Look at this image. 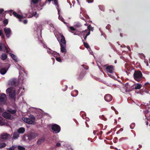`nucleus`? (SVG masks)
Segmentation results:
<instances>
[{"label":"nucleus","mask_w":150,"mask_h":150,"mask_svg":"<svg viewBox=\"0 0 150 150\" xmlns=\"http://www.w3.org/2000/svg\"><path fill=\"white\" fill-rule=\"evenodd\" d=\"M30 118L27 117H23L22 120L25 122L29 124H35V118L33 115H30L29 116Z\"/></svg>","instance_id":"1"},{"label":"nucleus","mask_w":150,"mask_h":150,"mask_svg":"<svg viewBox=\"0 0 150 150\" xmlns=\"http://www.w3.org/2000/svg\"><path fill=\"white\" fill-rule=\"evenodd\" d=\"M6 92L8 93L10 97L14 100L15 98V90L13 88H8L6 90Z\"/></svg>","instance_id":"2"},{"label":"nucleus","mask_w":150,"mask_h":150,"mask_svg":"<svg viewBox=\"0 0 150 150\" xmlns=\"http://www.w3.org/2000/svg\"><path fill=\"white\" fill-rule=\"evenodd\" d=\"M30 14H31V15L30 16H28L27 15H25V16H24L23 15H22V16H23V18H21L20 19L21 20V21L19 20L20 21H22L23 23L24 24H26L28 22V21L26 20H24L23 21H22L21 20V19L23 18H25L26 17H28V18H30L31 17H32L33 16H34L35 17L37 18L38 17V14L36 12H33V13H31L30 12ZM19 20H20V19H19Z\"/></svg>","instance_id":"3"},{"label":"nucleus","mask_w":150,"mask_h":150,"mask_svg":"<svg viewBox=\"0 0 150 150\" xmlns=\"http://www.w3.org/2000/svg\"><path fill=\"white\" fill-rule=\"evenodd\" d=\"M142 77V74L141 72L139 71H135L134 74V77L135 80L139 81L140 79Z\"/></svg>","instance_id":"4"},{"label":"nucleus","mask_w":150,"mask_h":150,"mask_svg":"<svg viewBox=\"0 0 150 150\" xmlns=\"http://www.w3.org/2000/svg\"><path fill=\"white\" fill-rule=\"evenodd\" d=\"M80 34L82 35L83 36L85 35H86L85 36L84 38V39L85 40H86L87 36L90 34V30H88L87 29L86 30L84 31H83L82 32L80 33L79 32L78 33L75 32L74 33V35H79Z\"/></svg>","instance_id":"5"},{"label":"nucleus","mask_w":150,"mask_h":150,"mask_svg":"<svg viewBox=\"0 0 150 150\" xmlns=\"http://www.w3.org/2000/svg\"><path fill=\"white\" fill-rule=\"evenodd\" d=\"M7 12L8 13H9L11 16H12L13 14L15 17H16L19 19H20V20L21 21V20L20 19L21 18H23V16H21L20 15L18 14L15 12L13 11L12 10L8 11Z\"/></svg>","instance_id":"6"},{"label":"nucleus","mask_w":150,"mask_h":150,"mask_svg":"<svg viewBox=\"0 0 150 150\" xmlns=\"http://www.w3.org/2000/svg\"><path fill=\"white\" fill-rule=\"evenodd\" d=\"M4 31L6 37L8 38L11 34V30L9 28H5L4 29Z\"/></svg>","instance_id":"7"},{"label":"nucleus","mask_w":150,"mask_h":150,"mask_svg":"<svg viewBox=\"0 0 150 150\" xmlns=\"http://www.w3.org/2000/svg\"><path fill=\"white\" fill-rule=\"evenodd\" d=\"M52 129L55 133L59 132L60 130V128L59 126L56 124H54L52 126Z\"/></svg>","instance_id":"8"},{"label":"nucleus","mask_w":150,"mask_h":150,"mask_svg":"<svg viewBox=\"0 0 150 150\" xmlns=\"http://www.w3.org/2000/svg\"><path fill=\"white\" fill-rule=\"evenodd\" d=\"M60 36L61 38L60 42V45L66 46V42L64 36L61 34H60Z\"/></svg>","instance_id":"9"},{"label":"nucleus","mask_w":150,"mask_h":150,"mask_svg":"<svg viewBox=\"0 0 150 150\" xmlns=\"http://www.w3.org/2000/svg\"><path fill=\"white\" fill-rule=\"evenodd\" d=\"M11 137V135L9 134L6 133H4L1 135V138L4 140L9 138Z\"/></svg>","instance_id":"10"},{"label":"nucleus","mask_w":150,"mask_h":150,"mask_svg":"<svg viewBox=\"0 0 150 150\" xmlns=\"http://www.w3.org/2000/svg\"><path fill=\"white\" fill-rule=\"evenodd\" d=\"M38 136V134L36 133H32L30 134L28 136V139L30 141L35 139Z\"/></svg>","instance_id":"11"},{"label":"nucleus","mask_w":150,"mask_h":150,"mask_svg":"<svg viewBox=\"0 0 150 150\" xmlns=\"http://www.w3.org/2000/svg\"><path fill=\"white\" fill-rule=\"evenodd\" d=\"M6 99V95L4 93H1L0 95V102H5Z\"/></svg>","instance_id":"12"},{"label":"nucleus","mask_w":150,"mask_h":150,"mask_svg":"<svg viewBox=\"0 0 150 150\" xmlns=\"http://www.w3.org/2000/svg\"><path fill=\"white\" fill-rule=\"evenodd\" d=\"M2 115L4 118L6 119L11 120L12 118L10 114L6 112H4L3 114Z\"/></svg>","instance_id":"13"},{"label":"nucleus","mask_w":150,"mask_h":150,"mask_svg":"<svg viewBox=\"0 0 150 150\" xmlns=\"http://www.w3.org/2000/svg\"><path fill=\"white\" fill-rule=\"evenodd\" d=\"M104 99L106 101L110 102L112 100V97L110 95L107 94L105 96Z\"/></svg>","instance_id":"14"},{"label":"nucleus","mask_w":150,"mask_h":150,"mask_svg":"<svg viewBox=\"0 0 150 150\" xmlns=\"http://www.w3.org/2000/svg\"><path fill=\"white\" fill-rule=\"evenodd\" d=\"M106 69L108 72L110 73H113V67L112 66H107Z\"/></svg>","instance_id":"15"},{"label":"nucleus","mask_w":150,"mask_h":150,"mask_svg":"<svg viewBox=\"0 0 150 150\" xmlns=\"http://www.w3.org/2000/svg\"><path fill=\"white\" fill-rule=\"evenodd\" d=\"M125 88L126 92L130 91L132 90V89L130 88V86L128 84H126Z\"/></svg>","instance_id":"16"},{"label":"nucleus","mask_w":150,"mask_h":150,"mask_svg":"<svg viewBox=\"0 0 150 150\" xmlns=\"http://www.w3.org/2000/svg\"><path fill=\"white\" fill-rule=\"evenodd\" d=\"M66 46H60L61 47V52L63 53L64 54H65L67 52L66 50Z\"/></svg>","instance_id":"17"},{"label":"nucleus","mask_w":150,"mask_h":150,"mask_svg":"<svg viewBox=\"0 0 150 150\" xmlns=\"http://www.w3.org/2000/svg\"><path fill=\"white\" fill-rule=\"evenodd\" d=\"M19 133L18 132H14L13 135V139H17L19 137Z\"/></svg>","instance_id":"18"},{"label":"nucleus","mask_w":150,"mask_h":150,"mask_svg":"<svg viewBox=\"0 0 150 150\" xmlns=\"http://www.w3.org/2000/svg\"><path fill=\"white\" fill-rule=\"evenodd\" d=\"M134 88L135 89H139L141 88L142 86L141 84L139 83H136L134 85Z\"/></svg>","instance_id":"19"},{"label":"nucleus","mask_w":150,"mask_h":150,"mask_svg":"<svg viewBox=\"0 0 150 150\" xmlns=\"http://www.w3.org/2000/svg\"><path fill=\"white\" fill-rule=\"evenodd\" d=\"M9 54L12 59H13L16 62L18 61V59L16 56L11 53H9Z\"/></svg>","instance_id":"20"},{"label":"nucleus","mask_w":150,"mask_h":150,"mask_svg":"<svg viewBox=\"0 0 150 150\" xmlns=\"http://www.w3.org/2000/svg\"><path fill=\"white\" fill-rule=\"evenodd\" d=\"M7 71V70L5 68H3L1 69L0 70V73L2 75L5 74Z\"/></svg>","instance_id":"21"},{"label":"nucleus","mask_w":150,"mask_h":150,"mask_svg":"<svg viewBox=\"0 0 150 150\" xmlns=\"http://www.w3.org/2000/svg\"><path fill=\"white\" fill-rule=\"evenodd\" d=\"M25 131L24 128L23 127L20 128L18 130V132L19 133H23Z\"/></svg>","instance_id":"22"},{"label":"nucleus","mask_w":150,"mask_h":150,"mask_svg":"<svg viewBox=\"0 0 150 150\" xmlns=\"http://www.w3.org/2000/svg\"><path fill=\"white\" fill-rule=\"evenodd\" d=\"M11 85H12L13 86H17V82L15 81V80H13L11 81L9 83Z\"/></svg>","instance_id":"23"},{"label":"nucleus","mask_w":150,"mask_h":150,"mask_svg":"<svg viewBox=\"0 0 150 150\" xmlns=\"http://www.w3.org/2000/svg\"><path fill=\"white\" fill-rule=\"evenodd\" d=\"M1 57V59L3 60H4L7 58V55L6 54L4 53L2 54Z\"/></svg>","instance_id":"24"},{"label":"nucleus","mask_w":150,"mask_h":150,"mask_svg":"<svg viewBox=\"0 0 150 150\" xmlns=\"http://www.w3.org/2000/svg\"><path fill=\"white\" fill-rule=\"evenodd\" d=\"M78 93V92L77 90H75L74 91L73 93L71 94L72 96L75 97L77 96Z\"/></svg>","instance_id":"25"},{"label":"nucleus","mask_w":150,"mask_h":150,"mask_svg":"<svg viewBox=\"0 0 150 150\" xmlns=\"http://www.w3.org/2000/svg\"><path fill=\"white\" fill-rule=\"evenodd\" d=\"M145 112L146 114L145 116L146 117L147 116H148V115H147L146 114H147L148 113H150V107H148V108H146L145 111Z\"/></svg>","instance_id":"26"},{"label":"nucleus","mask_w":150,"mask_h":150,"mask_svg":"<svg viewBox=\"0 0 150 150\" xmlns=\"http://www.w3.org/2000/svg\"><path fill=\"white\" fill-rule=\"evenodd\" d=\"M44 138H41L38 140L37 141V144H40L41 143L44 141Z\"/></svg>","instance_id":"27"},{"label":"nucleus","mask_w":150,"mask_h":150,"mask_svg":"<svg viewBox=\"0 0 150 150\" xmlns=\"http://www.w3.org/2000/svg\"><path fill=\"white\" fill-rule=\"evenodd\" d=\"M8 111L12 114H13L16 112V111L14 110H12L11 109H9L8 110Z\"/></svg>","instance_id":"28"},{"label":"nucleus","mask_w":150,"mask_h":150,"mask_svg":"<svg viewBox=\"0 0 150 150\" xmlns=\"http://www.w3.org/2000/svg\"><path fill=\"white\" fill-rule=\"evenodd\" d=\"M6 146V144L4 143H0V148H2L5 147Z\"/></svg>","instance_id":"29"},{"label":"nucleus","mask_w":150,"mask_h":150,"mask_svg":"<svg viewBox=\"0 0 150 150\" xmlns=\"http://www.w3.org/2000/svg\"><path fill=\"white\" fill-rule=\"evenodd\" d=\"M4 125V123L3 121V118L1 117H0V125Z\"/></svg>","instance_id":"30"},{"label":"nucleus","mask_w":150,"mask_h":150,"mask_svg":"<svg viewBox=\"0 0 150 150\" xmlns=\"http://www.w3.org/2000/svg\"><path fill=\"white\" fill-rule=\"evenodd\" d=\"M69 31L71 32H72V31H74L75 30V28L74 27L72 26H70L69 27Z\"/></svg>","instance_id":"31"},{"label":"nucleus","mask_w":150,"mask_h":150,"mask_svg":"<svg viewBox=\"0 0 150 150\" xmlns=\"http://www.w3.org/2000/svg\"><path fill=\"white\" fill-rule=\"evenodd\" d=\"M87 28V30H90H90L93 31V28L90 25H89L88 26Z\"/></svg>","instance_id":"32"},{"label":"nucleus","mask_w":150,"mask_h":150,"mask_svg":"<svg viewBox=\"0 0 150 150\" xmlns=\"http://www.w3.org/2000/svg\"><path fill=\"white\" fill-rule=\"evenodd\" d=\"M18 148L19 150H24L25 149L24 147L20 146H18Z\"/></svg>","instance_id":"33"},{"label":"nucleus","mask_w":150,"mask_h":150,"mask_svg":"<svg viewBox=\"0 0 150 150\" xmlns=\"http://www.w3.org/2000/svg\"><path fill=\"white\" fill-rule=\"evenodd\" d=\"M84 45L85 46V47L86 48H90L89 46L88 45V43L86 42H84L83 43Z\"/></svg>","instance_id":"34"},{"label":"nucleus","mask_w":150,"mask_h":150,"mask_svg":"<svg viewBox=\"0 0 150 150\" xmlns=\"http://www.w3.org/2000/svg\"><path fill=\"white\" fill-rule=\"evenodd\" d=\"M50 51H49V50H47V52L48 53H50L52 54L54 56V54L55 53V52H53V51H52V50H50V49H49Z\"/></svg>","instance_id":"35"},{"label":"nucleus","mask_w":150,"mask_h":150,"mask_svg":"<svg viewBox=\"0 0 150 150\" xmlns=\"http://www.w3.org/2000/svg\"><path fill=\"white\" fill-rule=\"evenodd\" d=\"M40 0H32V2L33 4H35L39 2Z\"/></svg>","instance_id":"36"},{"label":"nucleus","mask_w":150,"mask_h":150,"mask_svg":"<svg viewBox=\"0 0 150 150\" xmlns=\"http://www.w3.org/2000/svg\"><path fill=\"white\" fill-rule=\"evenodd\" d=\"M16 147L15 146H13L9 148L8 150H14V149Z\"/></svg>","instance_id":"37"},{"label":"nucleus","mask_w":150,"mask_h":150,"mask_svg":"<svg viewBox=\"0 0 150 150\" xmlns=\"http://www.w3.org/2000/svg\"><path fill=\"white\" fill-rule=\"evenodd\" d=\"M3 49L4 48V47L5 49V50H4V49L3 50H4V51H5L6 52H8V49H7V47H6L4 45L3 46Z\"/></svg>","instance_id":"38"},{"label":"nucleus","mask_w":150,"mask_h":150,"mask_svg":"<svg viewBox=\"0 0 150 150\" xmlns=\"http://www.w3.org/2000/svg\"><path fill=\"white\" fill-rule=\"evenodd\" d=\"M3 23H4V24L5 25H7L8 23V21L6 19V20H4L3 21Z\"/></svg>","instance_id":"39"},{"label":"nucleus","mask_w":150,"mask_h":150,"mask_svg":"<svg viewBox=\"0 0 150 150\" xmlns=\"http://www.w3.org/2000/svg\"><path fill=\"white\" fill-rule=\"evenodd\" d=\"M135 126V124L134 123H132L130 125V127L131 129H133Z\"/></svg>","instance_id":"40"},{"label":"nucleus","mask_w":150,"mask_h":150,"mask_svg":"<svg viewBox=\"0 0 150 150\" xmlns=\"http://www.w3.org/2000/svg\"><path fill=\"white\" fill-rule=\"evenodd\" d=\"M56 60L58 62H61V60L60 58L56 57Z\"/></svg>","instance_id":"41"},{"label":"nucleus","mask_w":150,"mask_h":150,"mask_svg":"<svg viewBox=\"0 0 150 150\" xmlns=\"http://www.w3.org/2000/svg\"><path fill=\"white\" fill-rule=\"evenodd\" d=\"M58 18L60 20L62 21L63 22V18L62 17V16H60L59 15V17H58Z\"/></svg>","instance_id":"42"},{"label":"nucleus","mask_w":150,"mask_h":150,"mask_svg":"<svg viewBox=\"0 0 150 150\" xmlns=\"http://www.w3.org/2000/svg\"><path fill=\"white\" fill-rule=\"evenodd\" d=\"M47 0L49 2H50L51 1V0ZM54 3L55 4L57 5V0H54Z\"/></svg>","instance_id":"43"},{"label":"nucleus","mask_w":150,"mask_h":150,"mask_svg":"<svg viewBox=\"0 0 150 150\" xmlns=\"http://www.w3.org/2000/svg\"><path fill=\"white\" fill-rule=\"evenodd\" d=\"M144 62L146 64V66H149V64L148 61L146 59H145Z\"/></svg>","instance_id":"44"},{"label":"nucleus","mask_w":150,"mask_h":150,"mask_svg":"<svg viewBox=\"0 0 150 150\" xmlns=\"http://www.w3.org/2000/svg\"><path fill=\"white\" fill-rule=\"evenodd\" d=\"M37 30L38 31H40V34H41V30L39 28H38L37 29Z\"/></svg>","instance_id":"45"},{"label":"nucleus","mask_w":150,"mask_h":150,"mask_svg":"<svg viewBox=\"0 0 150 150\" xmlns=\"http://www.w3.org/2000/svg\"><path fill=\"white\" fill-rule=\"evenodd\" d=\"M87 1L88 3H92L93 1V0H87Z\"/></svg>","instance_id":"46"},{"label":"nucleus","mask_w":150,"mask_h":150,"mask_svg":"<svg viewBox=\"0 0 150 150\" xmlns=\"http://www.w3.org/2000/svg\"><path fill=\"white\" fill-rule=\"evenodd\" d=\"M4 10L2 8L0 9V14H1L3 12Z\"/></svg>","instance_id":"47"},{"label":"nucleus","mask_w":150,"mask_h":150,"mask_svg":"<svg viewBox=\"0 0 150 150\" xmlns=\"http://www.w3.org/2000/svg\"><path fill=\"white\" fill-rule=\"evenodd\" d=\"M60 145V143H57L56 144V146L58 147Z\"/></svg>","instance_id":"48"},{"label":"nucleus","mask_w":150,"mask_h":150,"mask_svg":"<svg viewBox=\"0 0 150 150\" xmlns=\"http://www.w3.org/2000/svg\"><path fill=\"white\" fill-rule=\"evenodd\" d=\"M1 44L0 43V51H1L2 50V47L1 46Z\"/></svg>","instance_id":"49"},{"label":"nucleus","mask_w":150,"mask_h":150,"mask_svg":"<svg viewBox=\"0 0 150 150\" xmlns=\"http://www.w3.org/2000/svg\"><path fill=\"white\" fill-rule=\"evenodd\" d=\"M65 89H63V91H66V90H67V86H65Z\"/></svg>","instance_id":"50"},{"label":"nucleus","mask_w":150,"mask_h":150,"mask_svg":"<svg viewBox=\"0 0 150 150\" xmlns=\"http://www.w3.org/2000/svg\"><path fill=\"white\" fill-rule=\"evenodd\" d=\"M148 84L150 85V84L148 82H147L145 84V86H146Z\"/></svg>","instance_id":"51"},{"label":"nucleus","mask_w":150,"mask_h":150,"mask_svg":"<svg viewBox=\"0 0 150 150\" xmlns=\"http://www.w3.org/2000/svg\"><path fill=\"white\" fill-rule=\"evenodd\" d=\"M2 111V109L0 107V112H1Z\"/></svg>","instance_id":"52"},{"label":"nucleus","mask_w":150,"mask_h":150,"mask_svg":"<svg viewBox=\"0 0 150 150\" xmlns=\"http://www.w3.org/2000/svg\"><path fill=\"white\" fill-rule=\"evenodd\" d=\"M48 24H49V25H50V26H51L52 27H53V25L52 24H49V23H48Z\"/></svg>","instance_id":"53"},{"label":"nucleus","mask_w":150,"mask_h":150,"mask_svg":"<svg viewBox=\"0 0 150 150\" xmlns=\"http://www.w3.org/2000/svg\"><path fill=\"white\" fill-rule=\"evenodd\" d=\"M20 90L23 89V90H24V88H22V87H21L19 88Z\"/></svg>","instance_id":"54"},{"label":"nucleus","mask_w":150,"mask_h":150,"mask_svg":"<svg viewBox=\"0 0 150 150\" xmlns=\"http://www.w3.org/2000/svg\"><path fill=\"white\" fill-rule=\"evenodd\" d=\"M2 33V32L1 31V30H0V36L1 35V34Z\"/></svg>","instance_id":"55"},{"label":"nucleus","mask_w":150,"mask_h":150,"mask_svg":"<svg viewBox=\"0 0 150 150\" xmlns=\"http://www.w3.org/2000/svg\"><path fill=\"white\" fill-rule=\"evenodd\" d=\"M43 47H46V45H45V44H44L43 45Z\"/></svg>","instance_id":"56"},{"label":"nucleus","mask_w":150,"mask_h":150,"mask_svg":"<svg viewBox=\"0 0 150 150\" xmlns=\"http://www.w3.org/2000/svg\"><path fill=\"white\" fill-rule=\"evenodd\" d=\"M96 132V131H94L93 132V134H95V133Z\"/></svg>","instance_id":"57"},{"label":"nucleus","mask_w":150,"mask_h":150,"mask_svg":"<svg viewBox=\"0 0 150 150\" xmlns=\"http://www.w3.org/2000/svg\"><path fill=\"white\" fill-rule=\"evenodd\" d=\"M146 125H148V122H146Z\"/></svg>","instance_id":"58"},{"label":"nucleus","mask_w":150,"mask_h":150,"mask_svg":"<svg viewBox=\"0 0 150 150\" xmlns=\"http://www.w3.org/2000/svg\"><path fill=\"white\" fill-rule=\"evenodd\" d=\"M116 62H116V61H115V63H116Z\"/></svg>","instance_id":"59"},{"label":"nucleus","mask_w":150,"mask_h":150,"mask_svg":"<svg viewBox=\"0 0 150 150\" xmlns=\"http://www.w3.org/2000/svg\"><path fill=\"white\" fill-rule=\"evenodd\" d=\"M58 14H59V11L58 10Z\"/></svg>","instance_id":"60"},{"label":"nucleus","mask_w":150,"mask_h":150,"mask_svg":"<svg viewBox=\"0 0 150 150\" xmlns=\"http://www.w3.org/2000/svg\"><path fill=\"white\" fill-rule=\"evenodd\" d=\"M149 121H150V118H149Z\"/></svg>","instance_id":"61"},{"label":"nucleus","mask_w":150,"mask_h":150,"mask_svg":"<svg viewBox=\"0 0 150 150\" xmlns=\"http://www.w3.org/2000/svg\"><path fill=\"white\" fill-rule=\"evenodd\" d=\"M109 76H110V77L111 76V75H109Z\"/></svg>","instance_id":"62"},{"label":"nucleus","mask_w":150,"mask_h":150,"mask_svg":"<svg viewBox=\"0 0 150 150\" xmlns=\"http://www.w3.org/2000/svg\"><path fill=\"white\" fill-rule=\"evenodd\" d=\"M149 62L150 63V59H149Z\"/></svg>","instance_id":"63"},{"label":"nucleus","mask_w":150,"mask_h":150,"mask_svg":"<svg viewBox=\"0 0 150 150\" xmlns=\"http://www.w3.org/2000/svg\"><path fill=\"white\" fill-rule=\"evenodd\" d=\"M77 1H78V3H79V0H77Z\"/></svg>","instance_id":"64"}]
</instances>
